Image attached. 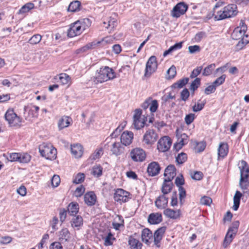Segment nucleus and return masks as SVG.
<instances>
[{"mask_svg":"<svg viewBox=\"0 0 249 249\" xmlns=\"http://www.w3.org/2000/svg\"><path fill=\"white\" fill-rule=\"evenodd\" d=\"M116 77L114 70L108 66H104L97 70L93 77V81L95 84L102 83Z\"/></svg>","mask_w":249,"mask_h":249,"instance_id":"1","label":"nucleus"},{"mask_svg":"<svg viewBox=\"0 0 249 249\" xmlns=\"http://www.w3.org/2000/svg\"><path fill=\"white\" fill-rule=\"evenodd\" d=\"M87 22H89L88 18L84 19L82 21L78 20L71 24L67 31V36L70 37H73L80 35L87 28Z\"/></svg>","mask_w":249,"mask_h":249,"instance_id":"2","label":"nucleus"},{"mask_svg":"<svg viewBox=\"0 0 249 249\" xmlns=\"http://www.w3.org/2000/svg\"><path fill=\"white\" fill-rule=\"evenodd\" d=\"M237 6L231 4L224 7L223 10L217 11L214 18L217 20L224 19L235 16L237 14Z\"/></svg>","mask_w":249,"mask_h":249,"instance_id":"3","label":"nucleus"},{"mask_svg":"<svg viewBox=\"0 0 249 249\" xmlns=\"http://www.w3.org/2000/svg\"><path fill=\"white\" fill-rule=\"evenodd\" d=\"M40 155L48 160H54L56 157V149L50 144L43 143L39 147Z\"/></svg>","mask_w":249,"mask_h":249,"instance_id":"4","label":"nucleus"},{"mask_svg":"<svg viewBox=\"0 0 249 249\" xmlns=\"http://www.w3.org/2000/svg\"><path fill=\"white\" fill-rule=\"evenodd\" d=\"M4 118L11 127H20L22 119L14 112L13 109H8L5 113Z\"/></svg>","mask_w":249,"mask_h":249,"instance_id":"5","label":"nucleus"},{"mask_svg":"<svg viewBox=\"0 0 249 249\" xmlns=\"http://www.w3.org/2000/svg\"><path fill=\"white\" fill-rule=\"evenodd\" d=\"M131 194L123 189H117L114 194V200L122 204L128 201L131 198Z\"/></svg>","mask_w":249,"mask_h":249,"instance_id":"6","label":"nucleus"},{"mask_svg":"<svg viewBox=\"0 0 249 249\" xmlns=\"http://www.w3.org/2000/svg\"><path fill=\"white\" fill-rule=\"evenodd\" d=\"M155 56H151L148 60L145 69L144 76L149 77L154 73L157 68V62Z\"/></svg>","mask_w":249,"mask_h":249,"instance_id":"7","label":"nucleus"},{"mask_svg":"<svg viewBox=\"0 0 249 249\" xmlns=\"http://www.w3.org/2000/svg\"><path fill=\"white\" fill-rule=\"evenodd\" d=\"M130 156L135 162H142L146 158L145 151L141 148H135L131 150Z\"/></svg>","mask_w":249,"mask_h":249,"instance_id":"8","label":"nucleus"},{"mask_svg":"<svg viewBox=\"0 0 249 249\" xmlns=\"http://www.w3.org/2000/svg\"><path fill=\"white\" fill-rule=\"evenodd\" d=\"M158 138V135L153 129H148L143 136L142 142L147 145H152Z\"/></svg>","mask_w":249,"mask_h":249,"instance_id":"9","label":"nucleus"},{"mask_svg":"<svg viewBox=\"0 0 249 249\" xmlns=\"http://www.w3.org/2000/svg\"><path fill=\"white\" fill-rule=\"evenodd\" d=\"M110 40V37H107L103 39L102 41H94L86 44L82 47L76 50L75 52L77 54L83 53L86 52L89 50H91L95 48L98 46L102 42H106L107 43Z\"/></svg>","mask_w":249,"mask_h":249,"instance_id":"10","label":"nucleus"},{"mask_svg":"<svg viewBox=\"0 0 249 249\" xmlns=\"http://www.w3.org/2000/svg\"><path fill=\"white\" fill-rule=\"evenodd\" d=\"M172 144L171 139L168 136H164L160 139L158 142L157 148L160 152H166L170 148Z\"/></svg>","mask_w":249,"mask_h":249,"instance_id":"11","label":"nucleus"},{"mask_svg":"<svg viewBox=\"0 0 249 249\" xmlns=\"http://www.w3.org/2000/svg\"><path fill=\"white\" fill-rule=\"evenodd\" d=\"M188 9V6L184 2L178 3L172 11V16L173 17L178 18L185 13Z\"/></svg>","mask_w":249,"mask_h":249,"instance_id":"12","label":"nucleus"},{"mask_svg":"<svg viewBox=\"0 0 249 249\" xmlns=\"http://www.w3.org/2000/svg\"><path fill=\"white\" fill-rule=\"evenodd\" d=\"M134 135L131 131H125L121 135L120 140L121 143L124 146L129 145L132 142Z\"/></svg>","mask_w":249,"mask_h":249,"instance_id":"13","label":"nucleus"},{"mask_svg":"<svg viewBox=\"0 0 249 249\" xmlns=\"http://www.w3.org/2000/svg\"><path fill=\"white\" fill-rule=\"evenodd\" d=\"M176 168L173 165L168 166L164 171L165 181L171 182L176 175Z\"/></svg>","mask_w":249,"mask_h":249,"instance_id":"14","label":"nucleus"},{"mask_svg":"<svg viewBox=\"0 0 249 249\" xmlns=\"http://www.w3.org/2000/svg\"><path fill=\"white\" fill-rule=\"evenodd\" d=\"M122 145L123 144L119 142H112L110 148L112 154L118 156L123 153L124 152V148Z\"/></svg>","mask_w":249,"mask_h":249,"instance_id":"15","label":"nucleus"},{"mask_svg":"<svg viewBox=\"0 0 249 249\" xmlns=\"http://www.w3.org/2000/svg\"><path fill=\"white\" fill-rule=\"evenodd\" d=\"M166 227H162L156 230L154 234V241L155 245L157 247L160 246V243L165 232Z\"/></svg>","mask_w":249,"mask_h":249,"instance_id":"16","label":"nucleus"},{"mask_svg":"<svg viewBox=\"0 0 249 249\" xmlns=\"http://www.w3.org/2000/svg\"><path fill=\"white\" fill-rule=\"evenodd\" d=\"M168 198L165 195L160 196L155 201V205L159 209H165L168 205Z\"/></svg>","mask_w":249,"mask_h":249,"instance_id":"17","label":"nucleus"},{"mask_svg":"<svg viewBox=\"0 0 249 249\" xmlns=\"http://www.w3.org/2000/svg\"><path fill=\"white\" fill-rule=\"evenodd\" d=\"M160 168L158 162L153 161L149 164L147 167V173L153 177L156 176L159 173Z\"/></svg>","mask_w":249,"mask_h":249,"instance_id":"18","label":"nucleus"},{"mask_svg":"<svg viewBox=\"0 0 249 249\" xmlns=\"http://www.w3.org/2000/svg\"><path fill=\"white\" fill-rule=\"evenodd\" d=\"M239 168L240 172V178H249V168L246 161L242 160L240 161Z\"/></svg>","mask_w":249,"mask_h":249,"instance_id":"19","label":"nucleus"},{"mask_svg":"<svg viewBox=\"0 0 249 249\" xmlns=\"http://www.w3.org/2000/svg\"><path fill=\"white\" fill-rule=\"evenodd\" d=\"M141 238L143 242L149 245L152 240V233L148 229H144L142 231Z\"/></svg>","mask_w":249,"mask_h":249,"instance_id":"20","label":"nucleus"},{"mask_svg":"<svg viewBox=\"0 0 249 249\" xmlns=\"http://www.w3.org/2000/svg\"><path fill=\"white\" fill-rule=\"evenodd\" d=\"M162 220L161 213H156L150 214L148 217V221L151 224H158Z\"/></svg>","mask_w":249,"mask_h":249,"instance_id":"21","label":"nucleus"},{"mask_svg":"<svg viewBox=\"0 0 249 249\" xmlns=\"http://www.w3.org/2000/svg\"><path fill=\"white\" fill-rule=\"evenodd\" d=\"M84 201L88 206H92L96 201V196L93 192H89L84 195Z\"/></svg>","mask_w":249,"mask_h":249,"instance_id":"22","label":"nucleus"},{"mask_svg":"<svg viewBox=\"0 0 249 249\" xmlns=\"http://www.w3.org/2000/svg\"><path fill=\"white\" fill-rule=\"evenodd\" d=\"M71 154L76 158H80L83 153L82 146L79 144L71 145Z\"/></svg>","mask_w":249,"mask_h":249,"instance_id":"23","label":"nucleus"},{"mask_svg":"<svg viewBox=\"0 0 249 249\" xmlns=\"http://www.w3.org/2000/svg\"><path fill=\"white\" fill-rule=\"evenodd\" d=\"M128 243L130 246V249H142V244L138 239L130 236L128 238Z\"/></svg>","mask_w":249,"mask_h":249,"instance_id":"24","label":"nucleus"},{"mask_svg":"<svg viewBox=\"0 0 249 249\" xmlns=\"http://www.w3.org/2000/svg\"><path fill=\"white\" fill-rule=\"evenodd\" d=\"M229 147L227 143L221 142L219 143L218 148V158L221 157L224 158L227 155Z\"/></svg>","mask_w":249,"mask_h":249,"instance_id":"25","label":"nucleus"},{"mask_svg":"<svg viewBox=\"0 0 249 249\" xmlns=\"http://www.w3.org/2000/svg\"><path fill=\"white\" fill-rule=\"evenodd\" d=\"M71 121V118L68 116H64L62 117L58 122V127L60 130L69 126Z\"/></svg>","mask_w":249,"mask_h":249,"instance_id":"26","label":"nucleus"},{"mask_svg":"<svg viewBox=\"0 0 249 249\" xmlns=\"http://www.w3.org/2000/svg\"><path fill=\"white\" fill-rule=\"evenodd\" d=\"M163 213L166 216L174 219L178 218L180 215L179 210L175 211L171 209H165Z\"/></svg>","mask_w":249,"mask_h":249,"instance_id":"27","label":"nucleus"},{"mask_svg":"<svg viewBox=\"0 0 249 249\" xmlns=\"http://www.w3.org/2000/svg\"><path fill=\"white\" fill-rule=\"evenodd\" d=\"M246 31H243L239 28H236L231 34V37L233 39L238 40L243 39Z\"/></svg>","mask_w":249,"mask_h":249,"instance_id":"28","label":"nucleus"},{"mask_svg":"<svg viewBox=\"0 0 249 249\" xmlns=\"http://www.w3.org/2000/svg\"><path fill=\"white\" fill-rule=\"evenodd\" d=\"M59 237L61 242L69 241L71 238V234L69 230L67 228L62 229L59 231Z\"/></svg>","mask_w":249,"mask_h":249,"instance_id":"29","label":"nucleus"},{"mask_svg":"<svg viewBox=\"0 0 249 249\" xmlns=\"http://www.w3.org/2000/svg\"><path fill=\"white\" fill-rule=\"evenodd\" d=\"M79 205L74 202L71 203L68 206L67 212L71 215L75 216L79 211Z\"/></svg>","mask_w":249,"mask_h":249,"instance_id":"30","label":"nucleus"},{"mask_svg":"<svg viewBox=\"0 0 249 249\" xmlns=\"http://www.w3.org/2000/svg\"><path fill=\"white\" fill-rule=\"evenodd\" d=\"M242 194L238 191H237L233 197V205L232 209L234 211H237L239 207L240 199Z\"/></svg>","mask_w":249,"mask_h":249,"instance_id":"31","label":"nucleus"},{"mask_svg":"<svg viewBox=\"0 0 249 249\" xmlns=\"http://www.w3.org/2000/svg\"><path fill=\"white\" fill-rule=\"evenodd\" d=\"M83 220L82 216L80 215L74 216L71 220V226L73 228H79L83 225Z\"/></svg>","mask_w":249,"mask_h":249,"instance_id":"32","label":"nucleus"},{"mask_svg":"<svg viewBox=\"0 0 249 249\" xmlns=\"http://www.w3.org/2000/svg\"><path fill=\"white\" fill-rule=\"evenodd\" d=\"M172 186L173 184L171 181H165L164 179L161 188V192L163 194L166 195L170 193L172 190Z\"/></svg>","mask_w":249,"mask_h":249,"instance_id":"33","label":"nucleus"},{"mask_svg":"<svg viewBox=\"0 0 249 249\" xmlns=\"http://www.w3.org/2000/svg\"><path fill=\"white\" fill-rule=\"evenodd\" d=\"M182 47V42L176 43L172 46H171L167 50L165 51L163 55L165 57L172 52L175 51L177 50L180 49Z\"/></svg>","mask_w":249,"mask_h":249,"instance_id":"34","label":"nucleus"},{"mask_svg":"<svg viewBox=\"0 0 249 249\" xmlns=\"http://www.w3.org/2000/svg\"><path fill=\"white\" fill-rule=\"evenodd\" d=\"M104 240V245L105 246H111L113 244V241L116 240V238L113 236V235L111 232H109L107 235L103 238Z\"/></svg>","mask_w":249,"mask_h":249,"instance_id":"35","label":"nucleus"},{"mask_svg":"<svg viewBox=\"0 0 249 249\" xmlns=\"http://www.w3.org/2000/svg\"><path fill=\"white\" fill-rule=\"evenodd\" d=\"M146 118L143 117L142 118L134 119L133 124L136 129H140L144 126Z\"/></svg>","mask_w":249,"mask_h":249,"instance_id":"36","label":"nucleus"},{"mask_svg":"<svg viewBox=\"0 0 249 249\" xmlns=\"http://www.w3.org/2000/svg\"><path fill=\"white\" fill-rule=\"evenodd\" d=\"M178 129L176 130L177 137L178 138V142L185 145L188 142V137L185 133L181 134L179 135L178 133Z\"/></svg>","mask_w":249,"mask_h":249,"instance_id":"37","label":"nucleus"},{"mask_svg":"<svg viewBox=\"0 0 249 249\" xmlns=\"http://www.w3.org/2000/svg\"><path fill=\"white\" fill-rule=\"evenodd\" d=\"M35 7L34 4L32 2H28L22 6L18 11V14H24L28 12Z\"/></svg>","mask_w":249,"mask_h":249,"instance_id":"38","label":"nucleus"},{"mask_svg":"<svg viewBox=\"0 0 249 249\" xmlns=\"http://www.w3.org/2000/svg\"><path fill=\"white\" fill-rule=\"evenodd\" d=\"M59 80L63 85H68L69 86L71 84V77L66 73H61L59 75Z\"/></svg>","mask_w":249,"mask_h":249,"instance_id":"39","label":"nucleus"},{"mask_svg":"<svg viewBox=\"0 0 249 249\" xmlns=\"http://www.w3.org/2000/svg\"><path fill=\"white\" fill-rule=\"evenodd\" d=\"M233 239V235L232 234H230L227 232L223 241L222 247L225 249L227 248L231 243Z\"/></svg>","mask_w":249,"mask_h":249,"instance_id":"40","label":"nucleus"},{"mask_svg":"<svg viewBox=\"0 0 249 249\" xmlns=\"http://www.w3.org/2000/svg\"><path fill=\"white\" fill-rule=\"evenodd\" d=\"M103 168L100 165H95L92 167V174L95 177H99L102 175Z\"/></svg>","mask_w":249,"mask_h":249,"instance_id":"41","label":"nucleus"},{"mask_svg":"<svg viewBox=\"0 0 249 249\" xmlns=\"http://www.w3.org/2000/svg\"><path fill=\"white\" fill-rule=\"evenodd\" d=\"M189 81V78H182L175 83L172 87L173 88H181L185 86Z\"/></svg>","mask_w":249,"mask_h":249,"instance_id":"42","label":"nucleus"},{"mask_svg":"<svg viewBox=\"0 0 249 249\" xmlns=\"http://www.w3.org/2000/svg\"><path fill=\"white\" fill-rule=\"evenodd\" d=\"M80 6V2L79 1H73L70 4L68 7V11L71 12H75L79 9Z\"/></svg>","mask_w":249,"mask_h":249,"instance_id":"43","label":"nucleus"},{"mask_svg":"<svg viewBox=\"0 0 249 249\" xmlns=\"http://www.w3.org/2000/svg\"><path fill=\"white\" fill-rule=\"evenodd\" d=\"M239 226V222L238 221H236L232 223L231 226L229 229L228 233L235 235L237 232V229Z\"/></svg>","mask_w":249,"mask_h":249,"instance_id":"44","label":"nucleus"},{"mask_svg":"<svg viewBox=\"0 0 249 249\" xmlns=\"http://www.w3.org/2000/svg\"><path fill=\"white\" fill-rule=\"evenodd\" d=\"M187 159V156L186 154L184 153H181L178 154V156L176 157V161L179 164H183L185 162Z\"/></svg>","mask_w":249,"mask_h":249,"instance_id":"45","label":"nucleus"},{"mask_svg":"<svg viewBox=\"0 0 249 249\" xmlns=\"http://www.w3.org/2000/svg\"><path fill=\"white\" fill-rule=\"evenodd\" d=\"M116 218L120 220V222H114L112 223V226L116 230H118L121 227L124 226V221L123 217L120 215H117Z\"/></svg>","mask_w":249,"mask_h":249,"instance_id":"46","label":"nucleus"},{"mask_svg":"<svg viewBox=\"0 0 249 249\" xmlns=\"http://www.w3.org/2000/svg\"><path fill=\"white\" fill-rule=\"evenodd\" d=\"M215 67V65L214 64H211L208 65L204 69L202 75L204 76L210 75L212 73V71L214 69Z\"/></svg>","mask_w":249,"mask_h":249,"instance_id":"47","label":"nucleus"},{"mask_svg":"<svg viewBox=\"0 0 249 249\" xmlns=\"http://www.w3.org/2000/svg\"><path fill=\"white\" fill-rule=\"evenodd\" d=\"M31 160V156L27 153L19 154V161L20 163H28Z\"/></svg>","mask_w":249,"mask_h":249,"instance_id":"48","label":"nucleus"},{"mask_svg":"<svg viewBox=\"0 0 249 249\" xmlns=\"http://www.w3.org/2000/svg\"><path fill=\"white\" fill-rule=\"evenodd\" d=\"M41 36L39 34H36L31 37L28 42L32 45H36L41 40Z\"/></svg>","mask_w":249,"mask_h":249,"instance_id":"49","label":"nucleus"},{"mask_svg":"<svg viewBox=\"0 0 249 249\" xmlns=\"http://www.w3.org/2000/svg\"><path fill=\"white\" fill-rule=\"evenodd\" d=\"M239 186L241 189L247 190L249 186V179L240 178Z\"/></svg>","mask_w":249,"mask_h":249,"instance_id":"50","label":"nucleus"},{"mask_svg":"<svg viewBox=\"0 0 249 249\" xmlns=\"http://www.w3.org/2000/svg\"><path fill=\"white\" fill-rule=\"evenodd\" d=\"M158 106L159 105L157 100H152V99L150 98L149 109L151 113L155 112L157 111Z\"/></svg>","mask_w":249,"mask_h":249,"instance_id":"51","label":"nucleus"},{"mask_svg":"<svg viewBox=\"0 0 249 249\" xmlns=\"http://www.w3.org/2000/svg\"><path fill=\"white\" fill-rule=\"evenodd\" d=\"M85 178V174L83 173H78L73 180V182L75 184L81 183L84 181Z\"/></svg>","mask_w":249,"mask_h":249,"instance_id":"52","label":"nucleus"},{"mask_svg":"<svg viewBox=\"0 0 249 249\" xmlns=\"http://www.w3.org/2000/svg\"><path fill=\"white\" fill-rule=\"evenodd\" d=\"M39 109V107H38L33 106L29 110V114L31 115L32 117H37Z\"/></svg>","mask_w":249,"mask_h":249,"instance_id":"53","label":"nucleus"},{"mask_svg":"<svg viewBox=\"0 0 249 249\" xmlns=\"http://www.w3.org/2000/svg\"><path fill=\"white\" fill-rule=\"evenodd\" d=\"M176 67L174 65H172L167 71L168 78L171 79L174 78L176 75Z\"/></svg>","mask_w":249,"mask_h":249,"instance_id":"54","label":"nucleus"},{"mask_svg":"<svg viewBox=\"0 0 249 249\" xmlns=\"http://www.w3.org/2000/svg\"><path fill=\"white\" fill-rule=\"evenodd\" d=\"M200 84V79L196 78L191 83L190 89L191 90L195 91L196 90Z\"/></svg>","mask_w":249,"mask_h":249,"instance_id":"55","label":"nucleus"},{"mask_svg":"<svg viewBox=\"0 0 249 249\" xmlns=\"http://www.w3.org/2000/svg\"><path fill=\"white\" fill-rule=\"evenodd\" d=\"M206 36V35L205 32H200L197 33L195 35L193 39L195 42H199L202 40V38L205 37Z\"/></svg>","mask_w":249,"mask_h":249,"instance_id":"56","label":"nucleus"},{"mask_svg":"<svg viewBox=\"0 0 249 249\" xmlns=\"http://www.w3.org/2000/svg\"><path fill=\"white\" fill-rule=\"evenodd\" d=\"M226 76L225 74H223L219 77L217 78L215 81L213 82V84L216 87L222 85L225 81Z\"/></svg>","mask_w":249,"mask_h":249,"instance_id":"57","label":"nucleus"},{"mask_svg":"<svg viewBox=\"0 0 249 249\" xmlns=\"http://www.w3.org/2000/svg\"><path fill=\"white\" fill-rule=\"evenodd\" d=\"M195 115L194 113H189L186 115L184 120L187 125L190 124L195 120Z\"/></svg>","mask_w":249,"mask_h":249,"instance_id":"58","label":"nucleus"},{"mask_svg":"<svg viewBox=\"0 0 249 249\" xmlns=\"http://www.w3.org/2000/svg\"><path fill=\"white\" fill-rule=\"evenodd\" d=\"M202 70V66L197 67L193 71L190 75V77L192 78L196 77L200 73Z\"/></svg>","mask_w":249,"mask_h":249,"instance_id":"59","label":"nucleus"},{"mask_svg":"<svg viewBox=\"0 0 249 249\" xmlns=\"http://www.w3.org/2000/svg\"><path fill=\"white\" fill-rule=\"evenodd\" d=\"M190 93L187 89H185L182 90L180 93L181 99L183 101H186L188 99Z\"/></svg>","mask_w":249,"mask_h":249,"instance_id":"60","label":"nucleus"},{"mask_svg":"<svg viewBox=\"0 0 249 249\" xmlns=\"http://www.w3.org/2000/svg\"><path fill=\"white\" fill-rule=\"evenodd\" d=\"M60 182V178L59 176L55 175L52 178V185L53 187H57Z\"/></svg>","mask_w":249,"mask_h":249,"instance_id":"61","label":"nucleus"},{"mask_svg":"<svg viewBox=\"0 0 249 249\" xmlns=\"http://www.w3.org/2000/svg\"><path fill=\"white\" fill-rule=\"evenodd\" d=\"M212 202V199L209 196H204L200 199V203L205 205H210Z\"/></svg>","mask_w":249,"mask_h":249,"instance_id":"62","label":"nucleus"},{"mask_svg":"<svg viewBox=\"0 0 249 249\" xmlns=\"http://www.w3.org/2000/svg\"><path fill=\"white\" fill-rule=\"evenodd\" d=\"M20 153H13L9 155L7 158L11 161H18Z\"/></svg>","mask_w":249,"mask_h":249,"instance_id":"63","label":"nucleus"},{"mask_svg":"<svg viewBox=\"0 0 249 249\" xmlns=\"http://www.w3.org/2000/svg\"><path fill=\"white\" fill-rule=\"evenodd\" d=\"M191 176L193 179L199 180L202 178L203 174L201 172L196 171L193 174H191Z\"/></svg>","mask_w":249,"mask_h":249,"instance_id":"64","label":"nucleus"}]
</instances>
